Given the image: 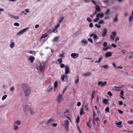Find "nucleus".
<instances>
[{
    "instance_id": "7ed1b4c3",
    "label": "nucleus",
    "mask_w": 133,
    "mask_h": 133,
    "mask_svg": "<svg viewBox=\"0 0 133 133\" xmlns=\"http://www.w3.org/2000/svg\"><path fill=\"white\" fill-rule=\"evenodd\" d=\"M24 110L25 112H26L28 111H29L31 115L33 114L34 112L31 110V108L28 105H26L24 107Z\"/></svg>"
},
{
    "instance_id": "ea45409f",
    "label": "nucleus",
    "mask_w": 133,
    "mask_h": 133,
    "mask_svg": "<svg viewBox=\"0 0 133 133\" xmlns=\"http://www.w3.org/2000/svg\"><path fill=\"white\" fill-rule=\"evenodd\" d=\"M104 23V22L102 20H101L98 22V24H101L102 23Z\"/></svg>"
},
{
    "instance_id": "9b49d317",
    "label": "nucleus",
    "mask_w": 133,
    "mask_h": 133,
    "mask_svg": "<svg viewBox=\"0 0 133 133\" xmlns=\"http://www.w3.org/2000/svg\"><path fill=\"white\" fill-rule=\"evenodd\" d=\"M107 30L106 28H104L103 31V33L102 34V36L103 37H105L107 34Z\"/></svg>"
},
{
    "instance_id": "473e14b6",
    "label": "nucleus",
    "mask_w": 133,
    "mask_h": 133,
    "mask_svg": "<svg viewBox=\"0 0 133 133\" xmlns=\"http://www.w3.org/2000/svg\"><path fill=\"white\" fill-rule=\"evenodd\" d=\"M105 110L106 112H109V108L108 107H107L105 109Z\"/></svg>"
},
{
    "instance_id": "864d4df0",
    "label": "nucleus",
    "mask_w": 133,
    "mask_h": 133,
    "mask_svg": "<svg viewBox=\"0 0 133 133\" xmlns=\"http://www.w3.org/2000/svg\"><path fill=\"white\" fill-rule=\"evenodd\" d=\"M86 75V76H90L91 74V72H89L85 73Z\"/></svg>"
},
{
    "instance_id": "5701e85b",
    "label": "nucleus",
    "mask_w": 133,
    "mask_h": 133,
    "mask_svg": "<svg viewBox=\"0 0 133 133\" xmlns=\"http://www.w3.org/2000/svg\"><path fill=\"white\" fill-rule=\"evenodd\" d=\"M15 46V44L13 42H12L11 43V44H10V47L11 48H14Z\"/></svg>"
},
{
    "instance_id": "a18cd8bd",
    "label": "nucleus",
    "mask_w": 133,
    "mask_h": 133,
    "mask_svg": "<svg viewBox=\"0 0 133 133\" xmlns=\"http://www.w3.org/2000/svg\"><path fill=\"white\" fill-rule=\"evenodd\" d=\"M121 122H118L116 123V125H121Z\"/></svg>"
},
{
    "instance_id": "aec40b11",
    "label": "nucleus",
    "mask_w": 133,
    "mask_h": 133,
    "mask_svg": "<svg viewBox=\"0 0 133 133\" xmlns=\"http://www.w3.org/2000/svg\"><path fill=\"white\" fill-rule=\"evenodd\" d=\"M28 53L34 55H36V52L35 51H30Z\"/></svg>"
},
{
    "instance_id": "39448f33",
    "label": "nucleus",
    "mask_w": 133,
    "mask_h": 133,
    "mask_svg": "<svg viewBox=\"0 0 133 133\" xmlns=\"http://www.w3.org/2000/svg\"><path fill=\"white\" fill-rule=\"evenodd\" d=\"M65 73L66 74H68L70 72V68L69 67L67 66L66 65L65 68Z\"/></svg>"
},
{
    "instance_id": "37998d69",
    "label": "nucleus",
    "mask_w": 133,
    "mask_h": 133,
    "mask_svg": "<svg viewBox=\"0 0 133 133\" xmlns=\"http://www.w3.org/2000/svg\"><path fill=\"white\" fill-rule=\"evenodd\" d=\"M128 123L130 124H133V121L132 120H130L127 121Z\"/></svg>"
},
{
    "instance_id": "b1692460",
    "label": "nucleus",
    "mask_w": 133,
    "mask_h": 133,
    "mask_svg": "<svg viewBox=\"0 0 133 133\" xmlns=\"http://www.w3.org/2000/svg\"><path fill=\"white\" fill-rule=\"evenodd\" d=\"M117 16L118 14H117L116 15L115 17H114V22H117L118 21V19L117 18Z\"/></svg>"
},
{
    "instance_id": "4be33fe9",
    "label": "nucleus",
    "mask_w": 133,
    "mask_h": 133,
    "mask_svg": "<svg viewBox=\"0 0 133 133\" xmlns=\"http://www.w3.org/2000/svg\"><path fill=\"white\" fill-rule=\"evenodd\" d=\"M103 58V57H101L99 58V59L98 61H95V62L96 63H98L100 62L102 60Z\"/></svg>"
},
{
    "instance_id": "49530a36",
    "label": "nucleus",
    "mask_w": 133,
    "mask_h": 133,
    "mask_svg": "<svg viewBox=\"0 0 133 133\" xmlns=\"http://www.w3.org/2000/svg\"><path fill=\"white\" fill-rule=\"evenodd\" d=\"M107 94L110 96H112V94L110 92H108L107 93Z\"/></svg>"
},
{
    "instance_id": "f3484780",
    "label": "nucleus",
    "mask_w": 133,
    "mask_h": 133,
    "mask_svg": "<svg viewBox=\"0 0 133 133\" xmlns=\"http://www.w3.org/2000/svg\"><path fill=\"white\" fill-rule=\"evenodd\" d=\"M21 124V122L20 121H15L14 122V124L15 125L17 124L18 125H19Z\"/></svg>"
},
{
    "instance_id": "58836bf2",
    "label": "nucleus",
    "mask_w": 133,
    "mask_h": 133,
    "mask_svg": "<svg viewBox=\"0 0 133 133\" xmlns=\"http://www.w3.org/2000/svg\"><path fill=\"white\" fill-rule=\"evenodd\" d=\"M58 61L59 62V64H60L62 62V58H59L58 59Z\"/></svg>"
},
{
    "instance_id": "79ce46f5",
    "label": "nucleus",
    "mask_w": 133,
    "mask_h": 133,
    "mask_svg": "<svg viewBox=\"0 0 133 133\" xmlns=\"http://www.w3.org/2000/svg\"><path fill=\"white\" fill-rule=\"evenodd\" d=\"M87 21L89 22H90L92 21V20L90 18V17H88L87 19Z\"/></svg>"
},
{
    "instance_id": "2eb2a0df",
    "label": "nucleus",
    "mask_w": 133,
    "mask_h": 133,
    "mask_svg": "<svg viewBox=\"0 0 133 133\" xmlns=\"http://www.w3.org/2000/svg\"><path fill=\"white\" fill-rule=\"evenodd\" d=\"M112 54L111 52H107L105 54V56L106 57H108L111 56L112 55Z\"/></svg>"
},
{
    "instance_id": "423d86ee",
    "label": "nucleus",
    "mask_w": 133,
    "mask_h": 133,
    "mask_svg": "<svg viewBox=\"0 0 133 133\" xmlns=\"http://www.w3.org/2000/svg\"><path fill=\"white\" fill-rule=\"evenodd\" d=\"M107 84V82L105 81L103 82L102 81H100L98 82V85H100L101 87H103L105 85Z\"/></svg>"
},
{
    "instance_id": "f257e3e1",
    "label": "nucleus",
    "mask_w": 133,
    "mask_h": 133,
    "mask_svg": "<svg viewBox=\"0 0 133 133\" xmlns=\"http://www.w3.org/2000/svg\"><path fill=\"white\" fill-rule=\"evenodd\" d=\"M22 87L25 96H27L29 95L30 93V90L29 86L26 84H24L22 85Z\"/></svg>"
},
{
    "instance_id": "c9c22d12",
    "label": "nucleus",
    "mask_w": 133,
    "mask_h": 133,
    "mask_svg": "<svg viewBox=\"0 0 133 133\" xmlns=\"http://www.w3.org/2000/svg\"><path fill=\"white\" fill-rule=\"evenodd\" d=\"M7 97V95H5L3 96L2 98V100H4Z\"/></svg>"
},
{
    "instance_id": "412c9836",
    "label": "nucleus",
    "mask_w": 133,
    "mask_h": 133,
    "mask_svg": "<svg viewBox=\"0 0 133 133\" xmlns=\"http://www.w3.org/2000/svg\"><path fill=\"white\" fill-rule=\"evenodd\" d=\"M77 79L75 81V83L76 84H77L79 82V77L78 75L77 76Z\"/></svg>"
},
{
    "instance_id": "8fccbe9b",
    "label": "nucleus",
    "mask_w": 133,
    "mask_h": 133,
    "mask_svg": "<svg viewBox=\"0 0 133 133\" xmlns=\"http://www.w3.org/2000/svg\"><path fill=\"white\" fill-rule=\"evenodd\" d=\"M118 102L120 105H121L123 104V103L122 101H119Z\"/></svg>"
},
{
    "instance_id": "0e129e2a",
    "label": "nucleus",
    "mask_w": 133,
    "mask_h": 133,
    "mask_svg": "<svg viewBox=\"0 0 133 133\" xmlns=\"http://www.w3.org/2000/svg\"><path fill=\"white\" fill-rule=\"evenodd\" d=\"M84 1L85 2L89 3L91 1V0H84Z\"/></svg>"
},
{
    "instance_id": "09e8293b",
    "label": "nucleus",
    "mask_w": 133,
    "mask_h": 133,
    "mask_svg": "<svg viewBox=\"0 0 133 133\" xmlns=\"http://www.w3.org/2000/svg\"><path fill=\"white\" fill-rule=\"evenodd\" d=\"M58 37H55L53 39L54 41H57L58 40Z\"/></svg>"
},
{
    "instance_id": "3c124183",
    "label": "nucleus",
    "mask_w": 133,
    "mask_h": 133,
    "mask_svg": "<svg viewBox=\"0 0 133 133\" xmlns=\"http://www.w3.org/2000/svg\"><path fill=\"white\" fill-rule=\"evenodd\" d=\"M65 67V65L63 63H62L60 65V67L61 68H63Z\"/></svg>"
},
{
    "instance_id": "e433bc0d",
    "label": "nucleus",
    "mask_w": 133,
    "mask_h": 133,
    "mask_svg": "<svg viewBox=\"0 0 133 133\" xmlns=\"http://www.w3.org/2000/svg\"><path fill=\"white\" fill-rule=\"evenodd\" d=\"M97 36L96 34H95L94 35L93 38L94 39V40H96L97 39Z\"/></svg>"
},
{
    "instance_id": "ddd939ff",
    "label": "nucleus",
    "mask_w": 133,
    "mask_h": 133,
    "mask_svg": "<svg viewBox=\"0 0 133 133\" xmlns=\"http://www.w3.org/2000/svg\"><path fill=\"white\" fill-rule=\"evenodd\" d=\"M10 16L15 19H19V16H14L12 15H10Z\"/></svg>"
},
{
    "instance_id": "393cba45",
    "label": "nucleus",
    "mask_w": 133,
    "mask_h": 133,
    "mask_svg": "<svg viewBox=\"0 0 133 133\" xmlns=\"http://www.w3.org/2000/svg\"><path fill=\"white\" fill-rule=\"evenodd\" d=\"M64 74H62L61 76V79L62 81H64L65 78Z\"/></svg>"
},
{
    "instance_id": "c756f323",
    "label": "nucleus",
    "mask_w": 133,
    "mask_h": 133,
    "mask_svg": "<svg viewBox=\"0 0 133 133\" xmlns=\"http://www.w3.org/2000/svg\"><path fill=\"white\" fill-rule=\"evenodd\" d=\"M101 67H103L105 69H107L108 68V66L107 65H103L101 66Z\"/></svg>"
},
{
    "instance_id": "680f3d73",
    "label": "nucleus",
    "mask_w": 133,
    "mask_h": 133,
    "mask_svg": "<svg viewBox=\"0 0 133 133\" xmlns=\"http://www.w3.org/2000/svg\"><path fill=\"white\" fill-rule=\"evenodd\" d=\"M94 119L96 121H98L99 120V118L98 117H96L95 118H94Z\"/></svg>"
},
{
    "instance_id": "dca6fc26",
    "label": "nucleus",
    "mask_w": 133,
    "mask_h": 133,
    "mask_svg": "<svg viewBox=\"0 0 133 133\" xmlns=\"http://www.w3.org/2000/svg\"><path fill=\"white\" fill-rule=\"evenodd\" d=\"M103 103L107 104L108 102V100L106 99H104L103 100Z\"/></svg>"
},
{
    "instance_id": "20e7f679",
    "label": "nucleus",
    "mask_w": 133,
    "mask_h": 133,
    "mask_svg": "<svg viewBox=\"0 0 133 133\" xmlns=\"http://www.w3.org/2000/svg\"><path fill=\"white\" fill-rule=\"evenodd\" d=\"M57 99L59 103H60L63 100V97L61 95L59 94V96L58 97Z\"/></svg>"
},
{
    "instance_id": "c03bdc74",
    "label": "nucleus",
    "mask_w": 133,
    "mask_h": 133,
    "mask_svg": "<svg viewBox=\"0 0 133 133\" xmlns=\"http://www.w3.org/2000/svg\"><path fill=\"white\" fill-rule=\"evenodd\" d=\"M112 35L115 36H116V33L115 31H113L112 32Z\"/></svg>"
},
{
    "instance_id": "f704fd0d",
    "label": "nucleus",
    "mask_w": 133,
    "mask_h": 133,
    "mask_svg": "<svg viewBox=\"0 0 133 133\" xmlns=\"http://www.w3.org/2000/svg\"><path fill=\"white\" fill-rule=\"evenodd\" d=\"M84 114V112L83 111V109L82 108L81 109L80 112V115H82Z\"/></svg>"
},
{
    "instance_id": "bf43d9fd",
    "label": "nucleus",
    "mask_w": 133,
    "mask_h": 133,
    "mask_svg": "<svg viewBox=\"0 0 133 133\" xmlns=\"http://www.w3.org/2000/svg\"><path fill=\"white\" fill-rule=\"evenodd\" d=\"M14 25L15 26H19V24L17 23H15L14 24Z\"/></svg>"
},
{
    "instance_id": "c85d7f7f",
    "label": "nucleus",
    "mask_w": 133,
    "mask_h": 133,
    "mask_svg": "<svg viewBox=\"0 0 133 133\" xmlns=\"http://www.w3.org/2000/svg\"><path fill=\"white\" fill-rule=\"evenodd\" d=\"M14 129L15 130H17L18 128V127L17 126H16V125L14 124Z\"/></svg>"
},
{
    "instance_id": "1a4fd4ad",
    "label": "nucleus",
    "mask_w": 133,
    "mask_h": 133,
    "mask_svg": "<svg viewBox=\"0 0 133 133\" xmlns=\"http://www.w3.org/2000/svg\"><path fill=\"white\" fill-rule=\"evenodd\" d=\"M28 29V28H25L24 29H23L22 30L20 31H19L17 34V35L18 34H23V33L25 32L26 31H27Z\"/></svg>"
},
{
    "instance_id": "338daca9",
    "label": "nucleus",
    "mask_w": 133,
    "mask_h": 133,
    "mask_svg": "<svg viewBox=\"0 0 133 133\" xmlns=\"http://www.w3.org/2000/svg\"><path fill=\"white\" fill-rule=\"evenodd\" d=\"M107 45V43L106 42H105L103 43V45L104 47H106Z\"/></svg>"
},
{
    "instance_id": "7c9ffc66",
    "label": "nucleus",
    "mask_w": 133,
    "mask_h": 133,
    "mask_svg": "<svg viewBox=\"0 0 133 133\" xmlns=\"http://www.w3.org/2000/svg\"><path fill=\"white\" fill-rule=\"evenodd\" d=\"M88 104H86L85 106V110L86 111H89L88 108Z\"/></svg>"
},
{
    "instance_id": "f8f14e48",
    "label": "nucleus",
    "mask_w": 133,
    "mask_h": 133,
    "mask_svg": "<svg viewBox=\"0 0 133 133\" xmlns=\"http://www.w3.org/2000/svg\"><path fill=\"white\" fill-rule=\"evenodd\" d=\"M54 121V120L52 118H50L49 119L48 121L46 122L45 124L47 125L53 122Z\"/></svg>"
},
{
    "instance_id": "4468645a",
    "label": "nucleus",
    "mask_w": 133,
    "mask_h": 133,
    "mask_svg": "<svg viewBox=\"0 0 133 133\" xmlns=\"http://www.w3.org/2000/svg\"><path fill=\"white\" fill-rule=\"evenodd\" d=\"M48 36V35L47 34H43L41 36L40 39V41H41V40L44 38H45L46 37Z\"/></svg>"
},
{
    "instance_id": "0eeeda50",
    "label": "nucleus",
    "mask_w": 133,
    "mask_h": 133,
    "mask_svg": "<svg viewBox=\"0 0 133 133\" xmlns=\"http://www.w3.org/2000/svg\"><path fill=\"white\" fill-rule=\"evenodd\" d=\"M64 122V127L66 130H68V129L69 121L68 120H65Z\"/></svg>"
},
{
    "instance_id": "2f4dec72",
    "label": "nucleus",
    "mask_w": 133,
    "mask_h": 133,
    "mask_svg": "<svg viewBox=\"0 0 133 133\" xmlns=\"http://www.w3.org/2000/svg\"><path fill=\"white\" fill-rule=\"evenodd\" d=\"M98 15L99 17L101 18H103L104 16V14L103 13H101V14H98Z\"/></svg>"
},
{
    "instance_id": "de8ad7c7",
    "label": "nucleus",
    "mask_w": 133,
    "mask_h": 133,
    "mask_svg": "<svg viewBox=\"0 0 133 133\" xmlns=\"http://www.w3.org/2000/svg\"><path fill=\"white\" fill-rule=\"evenodd\" d=\"M115 88H117V89H116L117 90H120V89L121 88V87H118L116 86H115Z\"/></svg>"
},
{
    "instance_id": "e2e57ef3",
    "label": "nucleus",
    "mask_w": 133,
    "mask_h": 133,
    "mask_svg": "<svg viewBox=\"0 0 133 133\" xmlns=\"http://www.w3.org/2000/svg\"><path fill=\"white\" fill-rule=\"evenodd\" d=\"M82 42L85 44H87V42L85 40H82Z\"/></svg>"
},
{
    "instance_id": "4c0bfd02",
    "label": "nucleus",
    "mask_w": 133,
    "mask_h": 133,
    "mask_svg": "<svg viewBox=\"0 0 133 133\" xmlns=\"http://www.w3.org/2000/svg\"><path fill=\"white\" fill-rule=\"evenodd\" d=\"M87 125L89 127V129H91V127L90 125V122H87Z\"/></svg>"
},
{
    "instance_id": "a211bd4d",
    "label": "nucleus",
    "mask_w": 133,
    "mask_h": 133,
    "mask_svg": "<svg viewBox=\"0 0 133 133\" xmlns=\"http://www.w3.org/2000/svg\"><path fill=\"white\" fill-rule=\"evenodd\" d=\"M96 10L98 12H99L100 11V7L97 5H96Z\"/></svg>"
},
{
    "instance_id": "a19ab883",
    "label": "nucleus",
    "mask_w": 133,
    "mask_h": 133,
    "mask_svg": "<svg viewBox=\"0 0 133 133\" xmlns=\"http://www.w3.org/2000/svg\"><path fill=\"white\" fill-rule=\"evenodd\" d=\"M115 36H113L112 35H111L110 36V38L112 40H114V38H115Z\"/></svg>"
},
{
    "instance_id": "a878e982",
    "label": "nucleus",
    "mask_w": 133,
    "mask_h": 133,
    "mask_svg": "<svg viewBox=\"0 0 133 133\" xmlns=\"http://www.w3.org/2000/svg\"><path fill=\"white\" fill-rule=\"evenodd\" d=\"M133 19V16L132 15H131L129 17V21L130 22H131Z\"/></svg>"
},
{
    "instance_id": "6e6d98bb",
    "label": "nucleus",
    "mask_w": 133,
    "mask_h": 133,
    "mask_svg": "<svg viewBox=\"0 0 133 133\" xmlns=\"http://www.w3.org/2000/svg\"><path fill=\"white\" fill-rule=\"evenodd\" d=\"M59 26L60 25L59 24H57L55 27V29H57V28L59 27Z\"/></svg>"
},
{
    "instance_id": "bb28decb",
    "label": "nucleus",
    "mask_w": 133,
    "mask_h": 133,
    "mask_svg": "<svg viewBox=\"0 0 133 133\" xmlns=\"http://www.w3.org/2000/svg\"><path fill=\"white\" fill-rule=\"evenodd\" d=\"M54 87L55 88H56L58 85V82L57 81L54 84Z\"/></svg>"
},
{
    "instance_id": "6ab92c4d",
    "label": "nucleus",
    "mask_w": 133,
    "mask_h": 133,
    "mask_svg": "<svg viewBox=\"0 0 133 133\" xmlns=\"http://www.w3.org/2000/svg\"><path fill=\"white\" fill-rule=\"evenodd\" d=\"M64 19V18L63 17H60L59 18V20L58 21L59 23H61L62 22Z\"/></svg>"
},
{
    "instance_id": "5fc2aeb1",
    "label": "nucleus",
    "mask_w": 133,
    "mask_h": 133,
    "mask_svg": "<svg viewBox=\"0 0 133 133\" xmlns=\"http://www.w3.org/2000/svg\"><path fill=\"white\" fill-rule=\"evenodd\" d=\"M15 88L14 87H12L10 89V90L12 91H13L14 90Z\"/></svg>"
},
{
    "instance_id": "052dcab7",
    "label": "nucleus",
    "mask_w": 133,
    "mask_h": 133,
    "mask_svg": "<svg viewBox=\"0 0 133 133\" xmlns=\"http://www.w3.org/2000/svg\"><path fill=\"white\" fill-rule=\"evenodd\" d=\"M95 25L96 27H97L98 28H100L101 27V26L100 25H98L97 24H95Z\"/></svg>"
},
{
    "instance_id": "72a5a7b5",
    "label": "nucleus",
    "mask_w": 133,
    "mask_h": 133,
    "mask_svg": "<svg viewBox=\"0 0 133 133\" xmlns=\"http://www.w3.org/2000/svg\"><path fill=\"white\" fill-rule=\"evenodd\" d=\"M79 120H80V118H79V116H78L77 117L76 120V122L77 123H78L79 122Z\"/></svg>"
},
{
    "instance_id": "cd10ccee",
    "label": "nucleus",
    "mask_w": 133,
    "mask_h": 133,
    "mask_svg": "<svg viewBox=\"0 0 133 133\" xmlns=\"http://www.w3.org/2000/svg\"><path fill=\"white\" fill-rule=\"evenodd\" d=\"M52 89V88L51 87H49L47 89V91L48 92L50 91Z\"/></svg>"
},
{
    "instance_id": "774afa93",
    "label": "nucleus",
    "mask_w": 133,
    "mask_h": 133,
    "mask_svg": "<svg viewBox=\"0 0 133 133\" xmlns=\"http://www.w3.org/2000/svg\"><path fill=\"white\" fill-rule=\"evenodd\" d=\"M64 54H60L59 55V56L60 57H62V58H63L64 57Z\"/></svg>"
},
{
    "instance_id": "13d9d810",
    "label": "nucleus",
    "mask_w": 133,
    "mask_h": 133,
    "mask_svg": "<svg viewBox=\"0 0 133 133\" xmlns=\"http://www.w3.org/2000/svg\"><path fill=\"white\" fill-rule=\"evenodd\" d=\"M99 19V18H96L94 20V22H97L98 21Z\"/></svg>"
},
{
    "instance_id": "69168bd1",
    "label": "nucleus",
    "mask_w": 133,
    "mask_h": 133,
    "mask_svg": "<svg viewBox=\"0 0 133 133\" xmlns=\"http://www.w3.org/2000/svg\"><path fill=\"white\" fill-rule=\"evenodd\" d=\"M56 30V29H55V28H54L53 30L51 31V30H50V32L51 33L54 32Z\"/></svg>"
},
{
    "instance_id": "f03ea898",
    "label": "nucleus",
    "mask_w": 133,
    "mask_h": 133,
    "mask_svg": "<svg viewBox=\"0 0 133 133\" xmlns=\"http://www.w3.org/2000/svg\"><path fill=\"white\" fill-rule=\"evenodd\" d=\"M36 68L37 70L42 71L44 69V68L43 67L42 63L40 62L37 63L36 64Z\"/></svg>"
},
{
    "instance_id": "9d476101",
    "label": "nucleus",
    "mask_w": 133,
    "mask_h": 133,
    "mask_svg": "<svg viewBox=\"0 0 133 133\" xmlns=\"http://www.w3.org/2000/svg\"><path fill=\"white\" fill-rule=\"evenodd\" d=\"M28 59L31 61V63H32L35 59V58L34 56H30L29 57Z\"/></svg>"
},
{
    "instance_id": "4d7b16f0",
    "label": "nucleus",
    "mask_w": 133,
    "mask_h": 133,
    "mask_svg": "<svg viewBox=\"0 0 133 133\" xmlns=\"http://www.w3.org/2000/svg\"><path fill=\"white\" fill-rule=\"evenodd\" d=\"M88 40L89 42H91V43H93V41H92V39H91L90 38H89L88 39Z\"/></svg>"
},
{
    "instance_id": "603ef678",
    "label": "nucleus",
    "mask_w": 133,
    "mask_h": 133,
    "mask_svg": "<svg viewBox=\"0 0 133 133\" xmlns=\"http://www.w3.org/2000/svg\"><path fill=\"white\" fill-rule=\"evenodd\" d=\"M118 112H119V113L121 114H122L123 113V111L120 110H119V109L118 110Z\"/></svg>"
},
{
    "instance_id": "6e6552de",
    "label": "nucleus",
    "mask_w": 133,
    "mask_h": 133,
    "mask_svg": "<svg viewBox=\"0 0 133 133\" xmlns=\"http://www.w3.org/2000/svg\"><path fill=\"white\" fill-rule=\"evenodd\" d=\"M71 56L73 59H76L79 56V54H78L73 53L72 54Z\"/></svg>"
}]
</instances>
